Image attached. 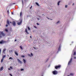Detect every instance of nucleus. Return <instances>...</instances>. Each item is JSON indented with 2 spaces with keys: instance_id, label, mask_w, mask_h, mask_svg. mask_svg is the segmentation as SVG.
I'll return each mask as SVG.
<instances>
[{
  "instance_id": "f257e3e1",
  "label": "nucleus",
  "mask_w": 76,
  "mask_h": 76,
  "mask_svg": "<svg viewBox=\"0 0 76 76\" xmlns=\"http://www.w3.org/2000/svg\"><path fill=\"white\" fill-rule=\"evenodd\" d=\"M60 67H61V65H58V66H55V68L56 69H59Z\"/></svg>"
},
{
  "instance_id": "f03ea898",
  "label": "nucleus",
  "mask_w": 76,
  "mask_h": 76,
  "mask_svg": "<svg viewBox=\"0 0 76 76\" xmlns=\"http://www.w3.org/2000/svg\"><path fill=\"white\" fill-rule=\"evenodd\" d=\"M6 42L3 40H2L0 41V44H4L6 43Z\"/></svg>"
},
{
  "instance_id": "7ed1b4c3",
  "label": "nucleus",
  "mask_w": 76,
  "mask_h": 76,
  "mask_svg": "<svg viewBox=\"0 0 76 76\" xmlns=\"http://www.w3.org/2000/svg\"><path fill=\"white\" fill-rule=\"evenodd\" d=\"M57 71L55 70L53 72V75H56L57 74Z\"/></svg>"
},
{
  "instance_id": "20e7f679",
  "label": "nucleus",
  "mask_w": 76,
  "mask_h": 76,
  "mask_svg": "<svg viewBox=\"0 0 76 76\" xmlns=\"http://www.w3.org/2000/svg\"><path fill=\"white\" fill-rule=\"evenodd\" d=\"M72 58H71L68 63V65H70V63L72 62Z\"/></svg>"
},
{
  "instance_id": "39448f33",
  "label": "nucleus",
  "mask_w": 76,
  "mask_h": 76,
  "mask_svg": "<svg viewBox=\"0 0 76 76\" xmlns=\"http://www.w3.org/2000/svg\"><path fill=\"white\" fill-rule=\"evenodd\" d=\"M7 23L8 24V25H10V22H9V20L8 19H7Z\"/></svg>"
},
{
  "instance_id": "423d86ee",
  "label": "nucleus",
  "mask_w": 76,
  "mask_h": 76,
  "mask_svg": "<svg viewBox=\"0 0 76 76\" xmlns=\"http://www.w3.org/2000/svg\"><path fill=\"white\" fill-rule=\"evenodd\" d=\"M18 63H20V64H22V61H21L19 60V59H18Z\"/></svg>"
},
{
  "instance_id": "0eeeda50",
  "label": "nucleus",
  "mask_w": 76,
  "mask_h": 76,
  "mask_svg": "<svg viewBox=\"0 0 76 76\" xmlns=\"http://www.w3.org/2000/svg\"><path fill=\"white\" fill-rule=\"evenodd\" d=\"M6 50V49L4 48V49L2 50V53H4V54H5V51Z\"/></svg>"
},
{
  "instance_id": "6e6552de",
  "label": "nucleus",
  "mask_w": 76,
  "mask_h": 76,
  "mask_svg": "<svg viewBox=\"0 0 76 76\" xmlns=\"http://www.w3.org/2000/svg\"><path fill=\"white\" fill-rule=\"evenodd\" d=\"M22 21H20V22L18 23L17 24L18 25H21V24H22Z\"/></svg>"
},
{
  "instance_id": "1a4fd4ad",
  "label": "nucleus",
  "mask_w": 76,
  "mask_h": 76,
  "mask_svg": "<svg viewBox=\"0 0 76 76\" xmlns=\"http://www.w3.org/2000/svg\"><path fill=\"white\" fill-rule=\"evenodd\" d=\"M12 25H13V26H16V23L15 22V21H13Z\"/></svg>"
},
{
  "instance_id": "9d476101",
  "label": "nucleus",
  "mask_w": 76,
  "mask_h": 76,
  "mask_svg": "<svg viewBox=\"0 0 76 76\" xmlns=\"http://www.w3.org/2000/svg\"><path fill=\"white\" fill-rule=\"evenodd\" d=\"M28 56H29L30 57H32V56H33V54H32V53H31V55L29 54H28Z\"/></svg>"
},
{
  "instance_id": "9b49d317",
  "label": "nucleus",
  "mask_w": 76,
  "mask_h": 76,
  "mask_svg": "<svg viewBox=\"0 0 76 76\" xmlns=\"http://www.w3.org/2000/svg\"><path fill=\"white\" fill-rule=\"evenodd\" d=\"M25 32L28 34H29V33L28 32V31H27V28H26L25 30Z\"/></svg>"
},
{
  "instance_id": "f8f14e48",
  "label": "nucleus",
  "mask_w": 76,
  "mask_h": 76,
  "mask_svg": "<svg viewBox=\"0 0 76 76\" xmlns=\"http://www.w3.org/2000/svg\"><path fill=\"white\" fill-rule=\"evenodd\" d=\"M4 69V67H3V66H2L0 68V70H1V71H2V70H3Z\"/></svg>"
},
{
  "instance_id": "ddd939ff",
  "label": "nucleus",
  "mask_w": 76,
  "mask_h": 76,
  "mask_svg": "<svg viewBox=\"0 0 76 76\" xmlns=\"http://www.w3.org/2000/svg\"><path fill=\"white\" fill-rule=\"evenodd\" d=\"M1 34L2 35V36H3V37H4L5 36V34H4L3 32H1Z\"/></svg>"
},
{
  "instance_id": "4468645a",
  "label": "nucleus",
  "mask_w": 76,
  "mask_h": 76,
  "mask_svg": "<svg viewBox=\"0 0 76 76\" xmlns=\"http://www.w3.org/2000/svg\"><path fill=\"white\" fill-rule=\"evenodd\" d=\"M15 54L16 55V56H18V53H17V51H15Z\"/></svg>"
},
{
  "instance_id": "2eb2a0df",
  "label": "nucleus",
  "mask_w": 76,
  "mask_h": 76,
  "mask_svg": "<svg viewBox=\"0 0 76 76\" xmlns=\"http://www.w3.org/2000/svg\"><path fill=\"white\" fill-rule=\"evenodd\" d=\"M4 59H3V58H2L1 60V63H3V61L4 60Z\"/></svg>"
},
{
  "instance_id": "dca6fc26",
  "label": "nucleus",
  "mask_w": 76,
  "mask_h": 76,
  "mask_svg": "<svg viewBox=\"0 0 76 76\" xmlns=\"http://www.w3.org/2000/svg\"><path fill=\"white\" fill-rule=\"evenodd\" d=\"M60 48H61V46H60L58 49V51H60Z\"/></svg>"
},
{
  "instance_id": "f3484780",
  "label": "nucleus",
  "mask_w": 76,
  "mask_h": 76,
  "mask_svg": "<svg viewBox=\"0 0 76 76\" xmlns=\"http://www.w3.org/2000/svg\"><path fill=\"white\" fill-rule=\"evenodd\" d=\"M23 61H24V63H25V64H26V60H25V59H23Z\"/></svg>"
},
{
  "instance_id": "a211bd4d",
  "label": "nucleus",
  "mask_w": 76,
  "mask_h": 76,
  "mask_svg": "<svg viewBox=\"0 0 76 76\" xmlns=\"http://www.w3.org/2000/svg\"><path fill=\"white\" fill-rule=\"evenodd\" d=\"M35 4H36L37 5V6H39V4H38V3L37 2H36Z\"/></svg>"
},
{
  "instance_id": "6ab92c4d",
  "label": "nucleus",
  "mask_w": 76,
  "mask_h": 76,
  "mask_svg": "<svg viewBox=\"0 0 76 76\" xmlns=\"http://www.w3.org/2000/svg\"><path fill=\"white\" fill-rule=\"evenodd\" d=\"M5 57H6V55H3L2 58L4 59V58H5Z\"/></svg>"
},
{
  "instance_id": "aec40b11",
  "label": "nucleus",
  "mask_w": 76,
  "mask_h": 76,
  "mask_svg": "<svg viewBox=\"0 0 76 76\" xmlns=\"http://www.w3.org/2000/svg\"><path fill=\"white\" fill-rule=\"evenodd\" d=\"M60 3V1H59L58 3H57V4L58 6H59V3Z\"/></svg>"
},
{
  "instance_id": "412c9836",
  "label": "nucleus",
  "mask_w": 76,
  "mask_h": 76,
  "mask_svg": "<svg viewBox=\"0 0 76 76\" xmlns=\"http://www.w3.org/2000/svg\"><path fill=\"white\" fill-rule=\"evenodd\" d=\"M22 12H20V16H22Z\"/></svg>"
},
{
  "instance_id": "4be33fe9",
  "label": "nucleus",
  "mask_w": 76,
  "mask_h": 76,
  "mask_svg": "<svg viewBox=\"0 0 76 76\" xmlns=\"http://www.w3.org/2000/svg\"><path fill=\"white\" fill-rule=\"evenodd\" d=\"M27 28H28V30H29V31H30V30L31 29H30V28L28 26Z\"/></svg>"
},
{
  "instance_id": "5701e85b",
  "label": "nucleus",
  "mask_w": 76,
  "mask_h": 76,
  "mask_svg": "<svg viewBox=\"0 0 76 76\" xmlns=\"http://www.w3.org/2000/svg\"><path fill=\"white\" fill-rule=\"evenodd\" d=\"M2 38V35L1 34H0V38Z\"/></svg>"
},
{
  "instance_id": "b1692460",
  "label": "nucleus",
  "mask_w": 76,
  "mask_h": 76,
  "mask_svg": "<svg viewBox=\"0 0 76 76\" xmlns=\"http://www.w3.org/2000/svg\"><path fill=\"white\" fill-rule=\"evenodd\" d=\"M20 47L21 49V50H22L23 49V48H22V46H20Z\"/></svg>"
},
{
  "instance_id": "393cba45",
  "label": "nucleus",
  "mask_w": 76,
  "mask_h": 76,
  "mask_svg": "<svg viewBox=\"0 0 76 76\" xmlns=\"http://www.w3.org/2000/svg\"><path fill=\"white\" fill-rule=\"evenodd\" d=\"M11 59H13V58L11 57H10L9 58V60H10Z\"/></svg>"
},
{
  "instance_id": "a878e982",
  "label": "nucleus",
  "mask_w": 76,
  "mask_h": 76,
  "mask_svg": "<svg viewBox=\"0 0 76 76\" xmlns=\"http://www.w3.org/2000/svg\"><path fill=\"white\" fill-rule=\"evenodd\" d=\"M7 14H8V15H9V10H8L7 11Z\"/></svg>"
},
{
  "instance_id": "bb28decb",
  "label": "nucleus",
  "mask_w": 76,
  "mask_h": 76,
  "mask_svg": "<svg viewBox=\"0 0 76 76\" xmlns=\"http://www.w3.org/2000/svg\"><path fill=\"white\" fill-rule=\"evenodd\" d=\"M5 31H6V32H8V30H7V29H5Z\"/></svg>"
},
{
  "instance_id": "cd10ccee",
  "label": "nucleus",
  "mask_w": 76,
  "mask_h": 76,
  "mask_svg": "<svg viewBox=\"0 0 76 76\" xmlns=\"http://www.w3.org/2000/svg\"><path fill=\"white\" fill-rule=\"evenodd\" d=\"M73 73H71L70 74V75H71L72 76H73Z\"/></svg>"
},
{
  "instance_id": "c85d7f7f",
  "label": "nucleus",
  "mask_w": 76,
  "mask_h": 76,
  "mask_svg": "<svg viewBox=\"0 0 76 76\" xmlns=\"http://www.w3.org/2000/svg\"><path fill=\"white\" fill-rule=\"evenodd\" d=\"M76 52H75L74 53V56H75V55H76Z\"/></svg>"
},
{
  "instance_id": "c756f323",
  "label": "nucleus",
  "mask_w": 76,
  "mask_h": 76,
  "mask_svg": "<svg viewBox=\"0 0 76 76\" xmlns=\"http://www.w3.org/2000/svg\"><path fill=\"white\" fill-rule=\"evenodd\" d=\"M21 57H22L24 58V57H25V56L22 55V56H21Z\"/></svg>"
},
{
  "instance_id": "7c9ffc66",
  "label": "nucleus",
  "mask_w": 76,
  "mask_h": 76,
  "mask_svg": "<svg viewBox=\"0 0 76 76\" xmlns=\"http://www.w3.org/2000/svg\"><path fill=\"white\" fill-rule=\"evenodd\" d=\"M1 50L0 49V55L1 54Z\"/></svg>"
},
{
  "instance_id": "2f4dec72",
  "label": "nucleus",
  "mask_w": 76,
  "mask_h": 76,
  "mask_svg": "<svg viewBox=\"0 0 76 76\" xmlns=\"http://www.w3.org/2000/svg\"><path fill=\"white\" fill-rule=\"evenodd\" d=\"M34 28H36V29H37V27L35 26H34Z\"/></svg>"
},
{
  "instance_id": "473e14b6",
  "label": "nucleus",
  "mask_w": 76,
  "mask_h": 76,
  "mask_svg": "<svg viewBox=\"0 0 76 76\" xmlns=\"http://www.w3.org/2000/svg\"><path fill=\"white\" fill-rule=\"evenodd\" d=\"M23 69H21V71H23Z\"/></svg>"
},
{
  "instance_id": "72a5a7b5",
  "label": "nucleus",
  "mask_w": 76,
  "mask_h": 76,
  "mask_svg": "<svg viewBox=\"0 0 76 76\" xmlns=\"http://www.w3.org/2000/svg\"><path fill=\"white\" fill-rule=\"evenodd\" d=\"M60 22V21H58V22H57V23H58Z\"/></svg>"
},
{
  "instance_id": "f704fd0d",
  "label": "nucleus",
  "mask_w": 76,
  "mask_h": 76,
  "mask_svg": "<svg viewBox=\"0 0 76 76\" xmlns=\"http://www.w3.org/2000/svg\"><path fill=\"white\" fill-rule=\"evenodd\" d=\"M37 25H39V23H37Z\"/></svg>"
},
{
  "instance_id": "c9c22d12",
  "label": "nucleus",
  "mask_w": 76,
  "mask_h": 76,
  "mask_svg": "<svg viewBox=\"0 0 76 76\" xmlns=\"http://www.w3.org/2000/svg\"><path fill=\"white\" fill-rule=\"evenodd\" d=\"M10 69H13V68H12V66H10Z\"/></svg>"
},
{
  "instance_id": "e433bc0d",
  "label": "nucleus",
  "mask_w": 76,
  "mask_h": 76,
  "mask_svg": "<svg viewBox=\"0 0 76 76\" xmlns=\"http://www.w3.org/2000/svg\"><path fill=\"white\" fill-rule=\"evenodd\" d=\"M65 7L66 8L67 7V6L66 5L65 6Z\"/></svg>"
},
{
  "instance_id": "4c0bfd02",
  "label": "nucleus",
  "mask_w": 76,
  "mask_h": 76,
  "mask_svg": "<svg viewBox=\"0 0 76 76\" xmlns=\"http://www.w3.org/2000/svg\"><path fill=\"white\" fill-rule=\"evenodd\" d=\"M6 27L8 26V25H7V24H6Z\"/></svg>"
},
{
  "instance_id": "58836bf2",
  "label": "nucleus",
  "mask_w": 76,
  "mask_h": 76,
  "mask_svg": "<svg viewBox=\"0 0 76 76\" xmlns=\"http://www.w3.org/2000/svg\"><path fill=\"white\" fill-rule=\"evenodd\" d=\"M16 4V3H13L12 4Z\"/></svg>"
},
{
  "instance_id": "ea45409f",
  "label": "nucleus",
  "mask_w": 76,
  "mask_h": 76,
  "mask_svg": "<svg viewBox=\"0 0 76 76\" xmlns=\"http://www.w3.org/2000/svg\"><path fill=\"white\" fill-rule=\"evenodd\" d=\"M8 70H10V68H8Z\"/></svg>"
},
{
  "instance_id": "a19ab883",
  "label": "nucleus",
  "mask_w": 76,
  "mask_h": 76,
  "mask_svg": "<svg viewBox=\"0 0 76 76\" xmlns=\"http://www.w3.org/2000/svg\"><path fill=\"white\" fill-rule=\"evenodd\" d=\"M10 75L11 76H12V74H10Z\"/></svg>"
},
{
  "instance_id": "79ce46f5",
  "label": "nucleus",
  "mask_w": 76,
  "mask_h": 76,
  "mask_svg": "<svg viewBox=\"0 0 76 76\" xmlns=\"http://www.w3.org/2000/svg\"><path fill=\"white\" fill-rule=\"evenodd\" d=\"M17 41V40H16V39L15 40V41Z\"/></svg>"
},
{
  "instance_id": "37998d69",
  "label": "nucleus",
  "mask_w": 76,
  "mask_h": 76,
  "mask_svg": "<svg viewBox=\"0 0 76 76\" xmlns=\"http://www.w3.org/2000/svg\"><path fill=\"white\" fill-rule=\"evenodd\" d=\"M32 6H31V7L30 8V9H31V8H32Z\"/></svg>"
},
{
  "instance_id": "c03bdc74",
  "label": "nucleus",
  "mask_w": 76,
  "mask_h": 76,
  "mask_svg": "<svg viewBox=\"0 0 76 76\" xmlns=\"http://www.w3.org/2000/svg\"><path fill=\"white\" fill-rule=\"evenodd\" d=\"M46 18H48V19H49V18H48L47 17H46Z\"/></svg>"
},
{
  "instance_id": "a18cd8bd",
  "label": "nucleus",
  "mask_w": 76,
  "mask_h": 76,
  "mask_svg": "<svg viewBox=\"0 0 76 76\" xmlns=\"http://www.w3.org/2000/svg\"><path fill=\"white\" fill-rule=\"evenodd\" d=\"M43 15L44 16H45V15H44V14H42V15L43 16Z\"/></svg>"
},
{
  "instance_id": "49530a36",
  "label": "nucleus",
  "mask_w": 76,
  "mask_h": 76,
  "mask_svg": "<svg viewBox=\"0 0 76 76\" xmlns=\"http://www.w3.org/2000/svg\"><path fill=\"white\" fill-rule=\"evenodd\" d=\"M30 38H32V37H31V36H30Z\"/></svg>"
},
{
  "instance_id": "de8ad7c7",
  "label": "nucleus",
  "mask_w": 76,
  "mask_h": 76,
  "mask_svg": "<svg viewBox=\"0 0 76 76\" xmlns=\"http://www.w3.org/2000/svg\"><path fill=\"white\" fill-rule=\"evenodd\" d=\"M73 5H74V3L73 4L72 6H73Z\"/></svg>"
},
{
  "instance_id": "09e8293b",
  "label": "nucleus",
  "mask_w": 76,
  "mask_h": 76,
  "mask_svg": "<svg viewBox=\"0 0 76 76\" xmlns=\"http://www.w3.org/2000/svg\"><path fill=\"white\" fill-rule=\"evenodd\" d=\"M34 48V49H36V48Z\"/></svg>"
},
{
  "instance_id": "8fccbe9b",
  "label": "nucleus",
  "mask_w": 76,
  "mask_h": 76,
  "mask_svg": "<svg viewBox=\"0 0 76 76\" xmlns=\"http://www.w3.org/2000/svg\"><path fill=\"white\" fill-rule=\"evenodd\" d=\"M10 23H12V22H10Z\"/></svg>"
},
{
  "instance_id": "3c124183",
  "label": "nucleus",
  "mask_w": 76,
  "mask_h": 76,
  "mask_svg": "<svg viewBox=\"0 0 76 76\" xmlns=\"http://www.w3.org/2000/svg\"><path fill=\"white\" fill-rule=\"evenodd\" d=\"M12 15H13V13L12 12Z\"/></svg>"
},
{
  "instance_id": "603ef678",
  "label": "nucleus",
  "mask_w": 76,
  "mask_h": 76,
  "mask_svg": "<svg viewBox=\"0 0 76 76\" xmlns=\"http://www.w3.org/2000/svg\"><path fill=\"white\" fill-rule=\"evenodd\" d=\"M74 58H76V57H74Z\"/></svg>"
},
{
  "instance_id": "864d4df0",
  "label": "nucleus",
  "mask_w": 76,
  "mask_h": 76,
  "mask_svg": "<svg viewBox=\"0 0 76 76\" xmlns=\"http://www.w3.org/2000/svg\"><path fill=\"white\" fill-rule=\"evenodd\" d=\"M22 2L23 3V1H22Z\"/></svg>"
},
{
  "instance_id": "5fc2aeb1",
  "label": "nucleus",
  "mask_w": 76,
  "mask_h": 76,
  "mask_svg": "<svg viewBox=\"0 0 76 76\" xmlns=\"http://www.w3.org/2000/svg\"><path fill=\"white\" fill-rule=\"evenodd\" d=\"M67 76H69V75H68Z\"/></svg>"
}]
</instances>
